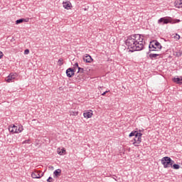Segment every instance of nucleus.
I'll return each instance as SVG.
<instances>
[{"label":"nucleus","instance_id":"obj_3","mask_svg":"<svg viewBox=\"0 0 182 182\" xmlns=\"http://www.w3.org/2000/svg\"><path fill=\"white\" fill-rule=\"evenodd\" d=\"M151 50H161V44L159 43L157 41H154L151 44L149 45V49H151Z\"/></svg>","mask_w":182,"mask_h":182},{"label":"nucleus","instance_id":"obj_2","mask_svg":"<svg viewBox=\"0 0 182 182\" xmlns=\"http://www.w3.org/2000/svg\"><path fill=\"white\" fill-rule=\"evenodd\" d=\"M161 163L163 164L164 168H168V167H173L174 161H173L171 158L168 156H165L161 159Z\"/></svg>","mask_w":182,"mask_h":182},{"label":"nucleus","instance_id":"obj_17","mask_svg":"<svg viewBox=\"0 0 182 182\" xmlns=\"http://www.w3.org/2000/svg\"><path fill=\"white\" fill-rule=\"evenodd\" d=\"M161 54H157V53H151L149 54V58L151 59H156V58H157V56H160Z\"/></svg>","mask_w":182,"mask_h":182},{"label":"nucleus","instance_id":"obj_16","mask_svg":"<svg viewBox=\"0 0 182 182\" xmlns=\"http://www.w3.org/2000/svg\"><path fill=\"white\" fill-rule=\"evenodd\" d=\"M65 153H66V150H65V149H58V154H60V156L65 154Z\"/></svg>","mask_w":182,"mask_h":182},{"label":"nucleus","instance_id":"obj_19","mask_svg":"<svg viewBox=\"0 0 182 182\" xmlns=\"http://www.w3.org/2000/svg\"><path fill=\"white\" fill-rule=\"evenodd\" d=\"M21 132H23V127L20 125L18 128L17 127V133H21Z\"/></svg>","mask_w":182,"mask_h":182},{"label":"nucleus","instance_id":"obj_31","mask_svg":"<svg viewBox=\"0 0 182 182\" xmlns=\"http://www.w3.org/2000/svg\"><path fill=\"white\" fill-rule=\"evenodd\" d=\"M176 22H180V20H176Z\"/></svg>","mask_w":182,"mask_h":182},{"label":"nucleus","instance_id":"obj_18","mask_svg":"<svg viewBox=\"0 0 182 182\" xmlns=\"http://www.w3.org/2000/svg\"><path fill=\"white\" fill-rule=\"evenodd\" d=\"M60 173H62V171H60V169H57L53 172V174L54 176H55V177H58V176H59Z\"/></svg>","mask_w":182,"mask_h":182},{"label":"nucleus","instance_id":"obj_10","mask_svg":"<svg viewBox=\"0 0 182 182\" xmlns=\"http://www.w3.org/2000/svg\"><path fill=\"white\" fill-rule=\"evenodd\" d=\"M9 131L11 133H18V127L14 124H11L9 127Z\"/></svg>","mask_w":182,"mask_h":182},{"label":"nucleus","instance_id":"obj_7","mask_svg":"<svg viewBox=\"0 0 182 182\" xmlns=\"http://www.w3.org/2000/svg\"><path fill=\"white\" fill-rule=\"evenodd\" d=\"M66 75L68 77H72L73 76H75V69L70 68L67 69Z\"/></svg>","mask_w":182,"mask_h":182},{"label":"nucleus","instance_id":"obj_23","mask_svg":"<svg viewBox=\"0 0 182 182\" xmlns=\"http://www.w3.org/2000/svg\"><path fill=\"white\" fill-rule=\"evenodd\" d=\"M58 63L59 66H62V65H63V59L60 58L58 61Z\"/></svg>","mask_w":182,"mask_h":182},{"label":"nucleus","instance_id":"obj_20","mask_svg":"<svg viewBox=\"0 0 182 182\" xmlns=\"http://www.w3.org/2000/svg\"><path fill=\"white\" fill-rule=\"evenodd\" d=\"M139 132H137V131L135 132H132L129 134V137H133V136H136L138 134Z\"/></svg>","mask_w":182,"mask_h":182},{"label":"nucleus","instance_id":"obj_15","mask_svg":"<svg viewBox=\"0 0 182 182\" xmlns=\"http://www.w3.org/2000/svg\"><path fill=\"white\" fill-rule=\"evenodd\" d=\"M173 82L178 83V85H182V78L175 77L173 78Z\"/></svg>","mask_w":182,"mask_h":182},{"label":"nucleus","instance_id":"obj_6","mask_svg":"<svg viewBox=\"0 0 182 182\" xmlns=\"http://www.w3.org/2000/svg\"><path fill=\"white\" fill-rule=\"evenodd\" d=\"M32 178H41L43 177V173L41 171H36L31 174Z\"/></svg>","mask_w":182,"mask_h":182},{"label":"nucleus","instance_id":"obj_21","mask_svg":"<svg viewBox=\"0 0 182 182\" xmlns=\"http://www.w3.org/2000/svg\"><path fill=\"white\" fill-rule=\"evenodd\" d=\"M77 114H78V112H76V111H71V112H70V116H77Z\"/></svg>","mask_w":182,"mask_h":182},{"label":"nucleus","instance_id":"obj_1","mask_svg":"<svg viewBox=\"0 0 182 182\" xmlns=\"http://www.w3.org/2000/svg\"><path fill=\"white\" fill-rule=\"evenodd\" d=\"M125 44L132 52L134 50H143V48H144V41L140 34L129 36L125 41Z\"/></svg>","mask_w":182,"mask_h":182},{"label":"nucleus","instance_id":"obj_14","mask_svg":"<svg viewBox=\"0 0 182 182\" xmlns=\"http://www.w3.org/2000/svg\"><path fill=\"white\" fill-rule=\"evenodd\" d=\"M29 19L26 18H20L18 20H16V25H19V23H22V22H28Z\"/></svg>","mask_w":182,"mask_h":182},{"label":"nucleus","instance_id":"obj_24","mask_svg":"<svg viewBox=\"0 0 182 182\" xmlns=\"http://www.w3.org/2000/svg\"><path fill=\"white\" fill-rule=\"evenodd\" d=\"M173 38L174 39H176V41H178L179 39H180V35H178V34H175L174 36H173Z\"/></svg>","mask_w":182,"mask_h":182},{"label":"nucleus","instance_id":"obj_5","mask_svg":"<svg viewBox=\"0 0 182 182\" xmlns=\"http://www.w3.org/2000/svg\"><path fill=\"white\" fill-rule=\"evenodd\" d=\"M141 136H143V134L139 132L138 134L134 137V142L133 143V144L134 146H135V147H139V146L141 143Z\"/></svg>","mask_w":182,"mask_h":182},{"label":"nucleus","instance_id":"obj_8","mask_svg":"<svg viewBox=\"0 0 182 182\" xmlns=\"http://www.w3.org/2000/svg\"><path fill=\"white\" fill-rule=\"evenodd\" d=\"M83 60L84 62H86V63H92V62H93V58H92V56L90 55L86 54L83 57Z\"/></svg>","mask_w":182,"mask_h":182},{"label":"nucleus","instance_id":"obj_29","mask_svg":"<svg viewBox=\"0 0 182 182\" xmlns=\"http://www.w3.org/2000/svg\"><path fill=\"white\" fill-rule=\"evenodd\" d=\"M2 56H4V53L0 51V59L2 58Z\"/></svg>","mask_w":182,"mask_h":182},{"label":"nucleus","instance_id":"obj_13","mask_svg":"<svg viewBox=\"0 0 182 182\" xmlns=\"http://www.w3.org/2000/svg\"><path fill=\"white\" fill-rule=\"evenodd\" d=\"M174 5L176 6V8H182V0H176L175 2H174Z\"/></svg>","mask_w":182,"mask_h":182},{"label":"nucleus","instance_id":"obj_12","mask_svg":"<svg viewBox=\"0 0 182 182\" xmlns=\"http://www.w3.org/2000/svg\"><path fill=\"white\" fill-rule=\"evenodd\" d=\"M83 116L85 119H90L93 116V112L92 111L84 112Z\"/></svg>","mask_w":182,"mask_h":182},{"label":"nucleus","instance_id":"obj_9","mask_svg":"<svg viewBox=\"0 0 182 182\" xmlns=\"http://www.w3.org/2000/svg\"><path fill=\"white\" fill-rule=\"evenodd\" d=\"M15 79H16V74H10L7 77L6 82H8V83H11V82H14Z\"/></svg>","mask_w":182,"mask_h":182},{"label":"nucleus","instance_id":"obj_4","mask_svg":"<svg viewBox=\"0 0 182 182\" xmlns=\"http://www.w3.org/2000/svg\"><path fill=\"white\" fill-rule=\"evenodd\" d=\"M171 17H162L158 20V23L159 25H166L167 23H171Z\"/></svg>","mask_w":182,"mask_h":182},{"label":"nucleus","instance_id":"obj_27","mask_svg":"<svg viewBox=\"0 0 182 182\" xmlns=\"http://www.w3.org/2000/svg\"><path fill=\"white\" fill-rule=\"evenodd\" d=\"M47 181L48 182H53V178L52 177H49L48 179H47Z\"/></svg>","mask_w":182,"mask_h":182},{"label":"nucleus","instance_id":"obj_22","mask_svg":"<svg viewBox=\"0 0 182 182\" xmlns=\"http://www.w3.org/2000/svg\"><path fill=\"white\" fill-rule=\"evenodd\" d=\"M172 168H174V170H178V168H180V165H178V164H172Z\"/></svg>","mask_w":182,"mask_h":182},{"label":"nucleus","instance_id":"obj_25","mask_svg":"<svg viewBox=\"0 0 182 182\" xmlns=\"http://www.w3.org/2000/svg\"><path fill=\"white\" fill-rule=\"evenodd\" d=\"M83 68H80V67H78V71H77V73H83Z\"/></svg>","mask_w":182,"mask_h":182},{"label":"nucleus","instance_id":"obj_30","mask_svg":"<svg viewBox=\"0 0 182 182\" xmlns=\"http://www.w3.org/2000/svg\"><path fill=\"white\" fill-rule=\"evenodd\" d=\"M109 91H105L102 94V96H105V95H106V93H108Z\"/></svg>","mask_w":182,"mask_h":182},{"label":"nucleus","instance_id":"obj_28","mask_svg":"<svg viewBox=\"0 0 182 182\" xmlns=\"http://www.w3.org/2000/svg\"><path fill=\"white\" fill-rule=\"evenodd\" d=\"M75 68H77V69H79V64L77 63H76L75 65H74Z\"/></svg>","mask_w":182,"mask_h":182},{"label":"nucleus","instance_id":"obj_11","mask_svg":"<svg viewBox=\"0 0 182 182\" xmlns=\"http://www.w3.org/2000/svg\"><path fill=\"white\" fill-rule=\"evenodd\" d=\"M63 5L65 9H70V8L72 7V4L70 3V1H63Z\"/></svg>","mask_w":182,"mask_h":182},{"label":"nucleus","instance_id":"obj_26","mask_svg":"<svg viewBox=\"0 0 182 182\" xmlns=\"http://www.w3.org/2000/svg\"><path fill=\"white\" fill-rule=\"evenodd\" d=\"M24 55H29V49H26L24 50Z\"/></svg>","mask_w":182,"mask_h":182}]
</instances>
